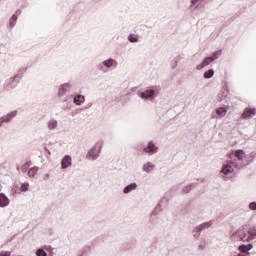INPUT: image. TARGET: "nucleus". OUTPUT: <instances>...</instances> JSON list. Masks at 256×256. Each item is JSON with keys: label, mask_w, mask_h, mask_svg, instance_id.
Masks as SVG:
<instances>
[{"label": "nucleus", "mask_w": 256, "mask_h": 256, "mask_svg": "<svg viewBox=\"0 0 256 256\" xmlns=\"http://www.w3.org/2000/svg\"><path fill=\"white\" fill-rule=\"evenodd\" d=\"M103 149V142L98 141L94 144V147H92L86 154V159L88 161H97L99 159V156L101 155V150Z\"/></svg>", "instance_id": "1"}, {"label": "nucleus", "mask_w": 256, "mask_h": 256, "mask_svg": "<svg viewBox=\"0 0 256 256\" xmlns=\"http://www.w3.org/2000/svg\"><path fill=\"white\" fill-rule=\"evenodd\" d=\"M219 55H221V52H215L213 56L205 58L202 63L198 64L196 66V69L198 71H201V69H205V67H208V65H211L212 62L215 61V59L219 58Z\"/></svg>", "instance_id": "2"}, {"label": "nucleus", "mask_w": 256, "mask_h": 256, "mask_svg": "<svg viewBox=\"0 0 256 256\" xmlns=\"http://www.w3.org/2000/svg\"><path fill=\"white\" fill-rule=\"evenodd\" d=\"M143 153L149 156L157 155L159 153V146L155 145V142L151 140L143 148Z\"/></svg>", "instance_id": "3"}, {"label": "nucleus", "mask_w": 256, "mask_h": 256, "mask_svg": "<svg viewBox=\"0 0 256 256\" xmlns=\"http://www.w3.org/2000/svg\"><path fill=\"white\" fill-rule=\"evenodd\" d=\"M73 165V158L71 155H65L61 160V169H69Z\"/></svg>", "instance_id": "4"}, {"label": "nucleus", "mask_w": 256, "mask_h": 256, "mask_svg": "<svg viewBox=\"0 0 256 256\" xmlns=\"http://www.w3.org/2000/svg\"><path fill=\"white\" fill-rule=\"evenodd\" d=\"M142 171H143V173H146L147 175H151V172L155 171V165L151 161L145 162L142 165Z\"/></svg>", "instance_id": "5"}, {"label": "nucleus", "mask_w": 256, "mask_h": 256, "mask_svg": "<svg viewBox=\"0 0 256 256\" xmlns=\"http://www.w3.org/2000/svg\"><path fill=\"white\" fill-rule=\"evenodd\" d=\"M255 116H256L255 108H245L241 115V119H249L250 117H255Z\"/></svg>", "instance_id": "6"}, {"label": "nucleus", "mask_w": 256, "mask_h": 256, "mask_svg": "<svg viewBox=\"0 0 256 256\" xmlns=\"http://www.w3.org/2000/svg\"><path fill=\"white\" fill-rule=\"evenodd\" d=\"M15 117H17V110H13V111L7 113L6 115L2 116V119H3L4 123H11V121H13V119H15Z\"/></svg>", "instance_id": "7"}, {"label": "nucleus", "mask_w": 256, "mask_h": 256, "mask_svg": "<svg viewBox=\"0 0 256 256\" xmlns=\"http://www.w3.org/2000/svg\"><path fill=\"white\" fill-rule=\"evenodd\" d=\"M58 127H59V121L55 120L54 118L50 119L47 122V129L49 131H57Z\"/></svg>", "instance_id": "8"}, {"label": "nucleus", "mask_w": 256, "mask_h": 256, "mask_svg": "<svg viewBox=\"0 0 256 256\" xmlns=\"http://www.w3.org/2000/svg\"><path fill=\"white\" fill-rule=\"evenodd\" d=\"M210 227H213V221L210 220L208 222H203L202 224L196 226V231H205V229H210Z\"/></svg>", "instance_id": "9"}, {"label": "nucleus", "mask_w": 256, "mask_h": 256, "mask_svg": "<svg viewBox=\"0 0 256 256\" xmlns=\"http://www.w3.org/2000/svg\"><path fill=\"white\" fill-rule=\"evenodd\" d=\"M137 189V183L133 182L128 184L124 189L123 193L124 195H129V193H133Z\"/></svg>", "instance_id": "10"}, {"label": "nucleus", "mask_w": 256, "mask_h": 256, "mask_svg": "<svg viewBox=\"0 0 256 256\" xmlns=\"http://www.w3.org/2000/svg\"><path fill=\"white\" fill-rule=\"evenodd\" d=\"M10 203L9 197L4 193H0V207H7Z\"/></svg>", "instance_id": "11"}, {"label": "nucleus", "mask_w": 256, "mask_h": 256, "mask_svg": "<svg viewBox=\"0 0 256 256\" xmlns=\"http://www.w3.org/2000/svg\"><path fill=\"white\" fill-rule=\"evenodd\" d=\"M238 233H239V236L242 241L249 242V241H253V239H255V234H253V233H249L248 236H245V235L243 236V230L238 231Z\"/></svg>", "instance_id": "12"}, {"label": "nucleus", "mask_w": 256, "mask_h": 256, "mask_svg": "<svg viewBox=\"0 0 256 256\" xmlns=\"http://www.w3.org/2000/svg\"><path fill=\"white\" fill-rule=\"evenodd\" d=\"M238 249L241 253H246V255H247V253H249V251H251V249H253V244H247V245L242 244V245L238 246Z\"/></svg>", "instance_id": "13"}, {"label": "nucleus", "mask_w": 256, "mask_h": 256, "mask_svg": "<svg viewBox=\"0 0 256 256\" xmlns=\"http://www.w3.org/2000/svg\"><path fill=\"white\" fill-rule=\"evenodd\" d=\"M222 172L224 175H229V173H233V166L231 164L227 163L222 166Z\"/></svg>", "instance_id": "14"}, {"label": "nucleus", "mask_w": 256, "mask_h": 256, "mask_svg": "<svg viewBox=\"0 0 256 256\" xmlns=\"http://www.w3.org/2000/svg\"><path fill=\"white\" fill-rule=\"evenodd\" d=\"M39 172V167L34 166L30 169H28V177H30V179H33V177H35L37 175V173Z\"/></svg>", "instance_id": "15"}, {"label": "nucleus", "mask_w": 256, "mask_h": 256, "mask_svg": "<svg viewBox=\"0 0 256 256\" xmlns=\"http://www.w3.org/2000/svg\"><path fill=\"white\" fill-rule=\"evenodd\" d=\"M155 95H157V93L151 89L141 93V97H155Z\"/></svg>", "instance_id": "16"}, {"label": "nucleus", "mask_w": 256, "mask_h": 256, "mask_svg": "<svg viewBox=\"0 0 256 256\" xmlns=\"http://www.w3.org/2000/svg\"><path fill=\"white\" fill-rule=\"evenodd\" d=\"M216 113L220 117H225L227 115V108H225V107L217 108Z\"/></svg>", "instance_id": "17"}, {"label": "nucleus", "mask_w": 256, "mask_h": 256, "mask_svg": "<svg viewBox=\"0 0 256 256\" xmlns=\"http://www.w3.org/2000/svg\"><path fill=\"white\" fill-rule=\"evenodd\" d=\"M29 167H31V161H28L25 164H23L20 168V171L22 173H29Z\"/></svg>", "instance_id": "18"}, {"label": "nucleus", "mask_w": 256, "mask_h": 256, "mask_svg": "<svg viewBox=\"0 0 256 256\" xmlns=\"http://www.w3.org/2000/svg\"><path fill=\"white\" fill-rule=\"evenodd\" d=\"M234 155H235V157H237V159H239L240 161H243V157L245 156V151L236 150Z\"/></svg>", "instance_id": "19"}, {"label": "nucleus", "mask_w": 256, "mask_h": 256, "mask_svg": "<svg viewBox=\"0 0 256 256\" xmlns=\"http://www.w3.org/2000/svg\"><path fill=\"white\" fill-rule=\"evenodd\" d=\"M213 75H215V71L213 69H210V70L204 72L205 79H211V77H213Z\"/></svg>", "instance_id": "20"}, {"label": "nucleus", "mask_w": 256, "mask_h": 256, "mask_svg": "<svg viewBox=\"0 0 256 256\" xmlns=\"http://www.w3.org/2000/svg\"><path fill=\"white\" fill-rule=\"evenodd\" d=\"M73 101L75 105H81L82 103H85V97H74Z\"/></svg>", "instance_id": "21"}, {"label": "nucleus", "mask_w": 256, "mask_h": 256, "mask_svg": "<svg viewBox=\"0 0 256 256\" xmlns=\"http://www.w3.org/2000/svg\"><path fill=\"white\" fill-rule=\"evenodd\" d=\"M20 191H22L23 193L29 191V183L28 182L21 183Z\"/></svg>", "instance_id": "22"}, {"label": "nucleus", "mask_w": 256, "mask_h": 256, "mask_svg": "<svg viewBox=\"0 0 256 256\" xmlns=\"http://www.w3.org/2000/svg\"><path fill=\"white\" fill-rule=\"evenodd\" d=\"M117 64V62L113 59H110V60H105L103 62V64L105 65V67H113V64Z\"/></svg>", "instance_id": "23"}, {"label": "nucleus", "mask_w": 256, "mask_h": 256, "mask_svg": "<svg viewBox=\"0 0 256 256\" xmlns=\"http://www.w3.org/2000/svg\"><path fill=\"white\" fill-rule=\"evenodd\" d=\"M194 239H199L201 237V231H197V227H195L192 231Z\"/></svg>", "instance_id": "24"}, {"label": "nucleus", "mask_w": 256, "mask_h": 256, "mask_svg": "<svg viewBox=\"0 0 256 256\" xmlns=\"http://www.w3.org/2000/svg\"><path fill=\"white\" fill-rule=\"evenodd\" d=\"M36 255L37 256H47V252H45V250L43 248H39L37 251H36Z\"/></svg>", "instance_id": "25"}, {"label": "nucleus", "mask_w": 256, "mask_h": 256, "mask_svg": "<svg viewBox=\"0 0 256 256\" xmlns=\"http://www.w3.org/2000/svg\"><path fill=\"white\" fill-rule=\"evenodd\" d=\"M192 189H193V185H192V184H190V185H188V186H185V187L183 188V193H189V192L192 191Z\"/></svg>", "instance_id": "26"}, {"label": "nucleus", "mask_w": 256, "mask_h": 256, "mask_svg": "<svg viewBox=\"0 0 256 256\" xmlns=\"http://www.w3.org/2000/svg\"><path fill=\"white\" fill-rule=\"evenodd\" d=\"M249 209L251 211H256V202L255 201L249 203Z\"/></svg>", "instance_id": "27"}, {"label": "nucleus", "mask_w": 256, "mask_h": 256, "mask_svg": "<svg viewBox=\"0 0 256 256\" xmlns=\"http://www.w3.org/2000/svg\"><path fill=\"white\" fill-rule=\"evenodd\" d=\"M137 36L135 35H130L129 36V41H131V43H137Z\"/></svg>", "instance_id": "28"}, {"label": "nucleus", "mask_w": 256, "mask_h": 256, "mask_svg": "<svg viewBox=\"0 0 256 256\" xmlns=\"http://www.w3.org/2000/svg\"><path fill=\"white\" fill-rule=\"evenodd\" d=\"M0 256H11V252H9V251H2L0 253Z\"/></svg>", "instance_id": "29"}, {"label": "nucleus", "mask_w": 256, "mask_h": 256, "mask_svg": "<svg viewBox=\"0 0 256 256\" xmlns=\"http://www.w3.org/2000/svg\"><path fill=\"white\" fill-rule=\"evenodd\" d=\"M69 89V84H64L62 87H61V90L63 91H67Z\"/></svg>", "instance_id": "30"}, {"label": "nucleus", "mask_w": 256, "mask_h": 256, "mask_svg": "<svg viewBox=\"0 0 256 256\" xmlns=\"http://www.w3.org/2000/svg\"><path fill=\"white\" fill-rule=\"evenodd\" d=\"M144 101H153V97H143Z\"/></svg>", "instance_id": "31"}, {"label": "nucleus", "mask_w": 256, "mask_h": 256, "mask_svg": "<svg viewBox=\"0 0 256 256\" xmlns=\"http://www.w3.org/2000/svg\"><path fill=\"white\" fill-rule=\"evenodd\" d=\"M3 123H5V121L3 120V117L0 118V127H3Z\"/></svg>", "instance_id": "32"}, {"label": "nucleus", "mask_w": 256, "mask_h": 256, "mask_svg": "<svg viewBox=\"0 0 256 256\" xmlns=\"http://www.w3.org/2000/svg\"><path fill=\"white\" fill-rule=\"evenodd\" d=\"M44 151H46V153H48V155H51V151H49V149H47V147H44Z\"/></svg>", "instance_id": "33"}, {"label": "nucleus", "mask_w": 256, "mask_h": 256, "mask_svg": "<svg viewBox=\"0 0 256 256\" xmlns=\"http://www.w3.org/2000/svg\"><path fill=\"white\" fill-rule=\"evenodd\" d=\"M199 0H191L192 5H196Z\"/></svg>", "instance_id": "34"}, {"label": "nucleus", "mask_w": 256, "mask_h": 256, "mask_svg": "<svg viewBox=\"0 0 256 256\" xmlns=\"http://www.w3.org/2000/svg\"><path fill=\"white\" fill-rule=\"evenodd\" d=\"M12 21H17V15L12 16Z\"/></svg>", "instance_id": "35"}, {"label": "nucleus", "mask_w": 256, "mask_h": 256, "mask_svg": "<svg viewBox=\"0 0 256 256\" xmlns=\"http://www.w3.org/2000/svg\"><path fill=\"white\" fill-rule=\"evenodd\" d=\"M238 256H249V253H247V254L239 253Z\"/></svg>", "instance_id": "36"}, {"label": "nucleus", "mask_w": 256, "mask_h": 256, "mask_svg": "<svg viewBox=\"0 0 256 256\" xmlns=\"http://www.w3.org/2000/svg\"><path fill=\"white\" fill-rule=\"evenodd\" d=\"M85 249H91V246H86Z\"/></svg>", "instance_id": "37"}, {"label": "nucleus", "mask_w": 256, "mask_h": 256, "mask_svg": "<svg viewBox=\"0 0 256 256\" xmlns=\"http://www.w3.org/2000/svg\"><path fill=\"white\" fill-rule=\"evenodd\" d=\"M77 97H81V95H78Z\"/></svg>", "instance_id": "38"}, {"label": "nucleus", "mask_w": 256, "mask_h": 256, "mask_svg": "<svg viewBox=\"0 0 256 256\" xmlns=\"http://www.w3.org/2000/svg\"><path fill=\"white\" fill-rule=\"evenodd\" d=\"M88 107H91V104Z\"/></svg>", "instance_id": "39"}]
</instances>
